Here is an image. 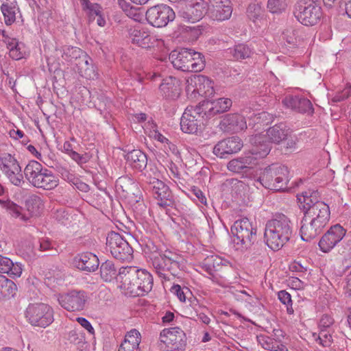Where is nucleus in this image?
<instances>
[{"label":"nucleus","mask_w":351,"mask_h":351,"mask_svg":"<svg viewBox=\"0 0 351 351\" xmlns=\"http://www.w3.org/2000/svg\"><path fill=\"white\" fill-rule=\"evenodd\" d=\"M243 147H245L243 178L256 180L265 188L273 191H281L287 187L289 171L287 167L271 165L258 173L259 169L256 166L258 160L265 157L271 150L264 136L250 137Z\"/></svg>","instance_id":"1"},{"label":"nucleus","mask_w":351,"mask_h":351,"mask_svg":"<svg viewBox=\"0 0 351 351\" xmlns=\"http://www.w3.org/2000/svg\"><path fill=\"white\" fill-rule=\"evenodd\" d=\"M118 279L125 294L132 297L142 296L149 293L154 285L152 275L146 269H137L136 267H121Z\"/></svg>","instance_id":"2"},{"label":"nucleus","mask_w":351,"mask_h":351,"mask_svg":"<svg viewBox=\"0 0 351 351\" xmlns=\"http://www.w3.org/2000/svg\"><path fill=\"white\" fill-rule=\"evenodd\" d=\"M293 225L284 214L276 215L267 221L264 237L267 246L274 251L281 249L291 238Z\"/></svg>","instance_id":"3"},{"label":"nucleus","mask_w":351,"mask_h":351,"mask_svg":"<svg viewBox=\"0 0 351 351\" xmlns=\"http://www.w3.org/2000/svg\"><path fill=\"white\" fill-rule=\"evenodd\" d=\"M317 195V191H304L297 197L305 216L326 226L330 218V208L325 202L319 201Z\"/></svg>","instance_id":"4"},{"label":"nucleus","mask_w":351,"mask_h":351,"mask_svg":"<svg viewBox=\"0 0 351 351\" xmlns=\"http://www.w3.org/2000/svg\"><path fill=\"white\" fill-rule=\"evenodd\" d=\"M152 265L160 278L170 280L167 273L173 277L178 276L184 266V258L179 254L169 250L160 251L152 258Z\"/></svg>","instance_id":"5"},{"label":"nucleus","mask_w":351,"mask_h":351,"mask_svg":"<svg viewBox=\"0 0 351 351\" xmlns=\"http://www.w3.org/2000/svg\"><path fill=\"white\" fill-rule=\"evenodd\" d=\"M169 59L174 68L184 72H199L205 66L204 55L192 49L182 48L179 51H173Z\"/></svg>","instance_id":"6"},{"label":"nucleus","mask_w":351,"mask_h":351,"mask_svg":"<svg viewBox=\"0 0 351 351\" xmlns=\"http://www.w3.org/2000/svg\"><path fill=\"white\" fill-rule=\"evenodd\" d=\"M27 180L35 187L51 190L58 185V178L51 170L43 167L36 160H31L24 169Z\"/></svg>","instance_id":"7"},{"label":"nucleus","mask_w":351,"mask_h":351,"mask_svg":"<svg viewBox=\"0 0 351 351\" xmlns=\"http://www.w3.org/2000/svg\"><path fill=\"white\" fill-rule=\"evenodd\" d=\"M293 14L304 25H315L322 16L319 0H300L295 5Z\"/></svg>","instance_id":"8"},{"label":"nucleus","mask_w":351,"mask_h":351,"mask_svg":"<svg viewBox=\"0 0 351 351\" xmlns=\"http://www.w3.org/2000/svg\"><path fill=\"white\" fill-rule=\"evenodd\" d=\"M186 336L179 327L163 329L160 333V349L162 351H185Z\"/></svg>","instance_id":"9"},{"label":"nucleus","mask_w":351,"mask_h":351,"mask_svg":"<svg viewBox=\"0 0 351 351\" xmlns=\"http://www.w3.org/2000/svg\"><path fill=\"white\" fill-rule=\"evenodd\" d=\"M25 317L31 325L41 328L47 327L54 320L53 308L44 303L29 304Z\"/></svg>","instance_id":"10"},{"label":"nucleus","mask_w":351,"mask_h":351,"mask_svg":"<svg viewBox=\"0 0 351 351\" xmlns=\"http://www.w3.org/2000/svg\"><path fill=\"white\" fill-rule=\"evenodd\" d=\"M106 245L114 258L121 261H130L133 258L132 247L119 233L113 231L108 233Z\"/></svg>","instance_id":"11"},{"label":"nucleus","mask_w":351,"mask_h":351,"mask_svg":"<svg viewBox=\"0 0 351 351\" xmlns=\"http://www.w3.org/2000/svg\"><path fill=\"white\" fill-rule=\"evenodd\" d=\"M88 297L83 290H71L67 293L59 294V304L69 312H78L85 309Z\"/></svg>","instance_id":"12"},{"label":"nucleus","mask_w":351,"mask_h":351,"mask_svg":"<svg viewBox=\"0 0 351 351\" xmlns=\"http://www.w3.org/2000/svg\"><path fill=\"white\" fill-rule=\"evenodd\" d=\"M180 4L178 15L189 23L201 20L207 10V3L204 0H183Z\"/></svg>","instance_id":"13"},{"label":"nucleus","mask_w":351,"mask_h":351,"mask_svg":"<svg viewBox=\"0 0 351 351\" xmlns=\"http://www.w3.org/2000/svg\"><path fill=\"white\" fill-rule=\"evenodd\" d=\"M204 117L206 116L204 114L199 104L195 106H188L181 117V130L188 134L197 133L203 124Z\"/></svg>","instance_id":"14"},{"label":"nucleus","mask_w":351,"mask_h":351,"mask_svg":"<svg viewBox=\"0 0 351 351\" xmlns=\"http://www.w3.org/2000/svg\"><path fill=\"white\" fill-rule=\"evenodd\" d=\"M147 22L154 27H163L175 19L173 10L165 4H158L149 8L146 12Z\"/></svg>","instance_id":"15"},{"label":"nucleus","mask_w":351,"mask_h":351,"mask_svg":"<svg viewBox=\"0 0 351 351\" xmlns=\"http://www.w3.org/2000/svg\"><path fill=\"white\" fill-rule=\"evenodd\" d=\"M0 169L15 186H21L24 183L21 168L10 154L3 153L0 156Z\"/></svg>","instance_id":"16"},{"label":"nucleus","mask_w":351,"mask_h":351,"mask_svg":"<svg viewBox=\"0 0 351 351\" xmlns=\"http://www.w3.org/2000/svg\"><path fill=\"white\" fill-rule=\"evenodd\" d=\"M346 233V230L339 224L331 226L319 241L320 250L324 253L329 252L343 239Z\"/></svg>","instance_id":"17"},{"label":"nucleus","mask_w":351,"mask_h":351,"mask_svg":"<svg viewBox=\"0 0 351 351\" xmlns=\"http://www.w3.org/2000/svg\"><path fill=\"white\" fill-rule=\"evenodd\" d=\"M149 186L153 196L158 200V204L160 206L165 208L173 206V195L167 184L158 179L154 178L152 181H150Z\"/></svg>","instance_id":"18"},{"label":"nucleus","mask_w":351,"mask_h":351,"mask_svg":"<svg viewBox=\"0 0 351 351\" xmlns=\"http://www.w3.org/2000/svg\"><path fill=\"white\" fill-rule=\"evenodd\" d=\"M208 16L213 20L223 21L232 15V8L230 0H209Z\"/></svg>","instance_id":"19"},{"label":"nucleus","mask_w":351,"mask_h":351,"mask_svg":"<svg viewBox=\"0 0 351 351\" xmlns=\"http://www.w3.org/2000/svg\"><path fill=\"white\" fill-rule=\"evenodd\" d=\"M199 104L206 118L210 119L215 114L223 113L228 110L232 105V101L227 98H219L216 100L203 101Z\"/></svg>","instance_id":"20"},{"label":"nucleus","mask_w":351,"mask_h":351,"mask_svg":"<svg viewBox=\"0 0 351 351\" xmlns=\"http://www.w3.org/2000/svg\"><path fill=\"white\" fill-rule=\"evenodd\" d=\"M326 226L322 223L307 217L304 215L300 228L302 239L305 241H309L316 238L323 232Z\"/></svg>","instance_id":"21"},{"label":"nucleus","mask_w":351,"mask_h":351,"mask_svg":"<svg viewBox=\"0 0 351 351\" xmlns=\"http://www.w3.org/2000/svg\"><path fill=\"white\" fill-rule=\"evenodd\" d=\"M282 104L287 108L300 113L313 114L314 112L311 101L304 97L291 95L287 96L282 100Z\"/></svg>","instance_id":"22"},{"label":"nucleus","mask_w":351,"mask_h":351,"mask_svg":"<svg viewBox=\"0 0 351 351\" xmlns=\"http://www.w3.org/2000/svg\"><path fill=\"white\" fill-rule=\"evenodd\" d=\"M73 264L80 270L93 272L98 269L99 261L95 254L85 252L76 256L73 259Z\"/></svg>","instance_id":"23"},{"label":"nucleus","mask_w":351,"mask_h":351,"mask_svg":"<svg viewBox=\"0 0 351 351\" xmlns=\"http://www.w3.org/2000/svg\"><path fill=\"white\" fill-rule=\"evenodd\" d=\"M290 134V129L287 126L285 123H280L278 124H276L272 127H270L267 130V136L268 137L269 141L267 138V136L265 134H257V135H262L265 137V140L270 145V143H274L276 144H279L281 142L287 139L288 136ZM253 136H251L252 137ZM255 136V135L254 136ZM250 136L249 137V138Z\"/></svg>","instance_id":"24"},{"label":"nucleus","mask_w":351,"mask_h":351,"mask_svg":"<svg viewBox=\"0 0 351 351\" xmlns=\"http://www.w3.org/2000/svg\"><path fill=\"white\" fill-rule=\"evenodd\" d=\"M130 38L132 44L146 49L154 47L157 43L155 36L150 35L144 29H130Z\"/></svg>","instance_id":"25"},{"label":"nucleus","mask_w":351,"mask_h":351,"mask_svg":"<svg viewBox=\"0 0 351 351\" xmlns=\"http://www.w3.org/2000/svg\"><path fill=\"white\" fill-rule=\"evenodd\" d=\"M159 88L164 97L176 99L181 91L180 80L175 77L169 76L162 80Z\"/></svg>","instance_id":"26"},{"label":"nucleus","mask_w":351,"mask_h":351,"mask_svg":"<svg viewBox=\"0 0 351 351\" xmlns=\"http://www.w3.org/2000/svg\"><path fill=\"white\" fill-rule=\"evenodd\" d=\"M92 62L91 58L86 53L75 62L74 65L77 68V71L82 77L93 80L97 77V73Z\"/></svg>","instance_id":"27"},{"label":"nucleus","mask_w":351,"mask_h":351,"mask_svg":"<svg viewBox=\"0 0 351 351\" xmlns=\"http://www.w3.org/2000/svg\"><path fill=\"white\" fill-rule=\"evenodd\" d=\"M125 158L133 168L142 171L147 165V158L145 153L140 149H133L128 152Z\"/></svg>","instance_id":"28"},{"label":"nucleus","mask_w":351,"mask_h":351,"mask_svg":"<svg viewBox=\"0 0 351 351\" xmlns=\"http://www.w3.org/2000/svg\"><path fill=\"white\" fill-rule=\"evenodd\" d=\"M140 343V332L136 329H132L125 336L118 351H139Z\"/></svg>","instance_id":"29"},{"label":"nucleus","mask_w":351,"mask_h":351,"mask_svg":"<svg viewBox=\"0 0 351 351\" xmlns=\"http://www.w3.org/2000/svg\"><path fill=\"white\" fill-rule=\"evenodd\" d=\"M0 272L7 274L10 277H19L22 273L21 265L14 263L10 258L0 255Z\"/></svg>","instance_id":"30"},{"label":"nucleus","mask_w":351,"mask_h":351,"mask_svg":"<svg viewBox=\"0 0 351 351\" xmlns=\"http://www.w3.org/2000/svg\"><path fill=\"white\" fill-rule=\"evenodd\" d=\"M189 89L193 88V91H197L199 94L206 93V86L210 87L211 81L206 76L202 75H193L186 80Z\"/></svg>","instance_id":"31"},{"label":"nucleus","mask_w":351,"mask_h":351,"mask_svg":"<svg viewBox=\"0 0 351 351\" xmlns=\"http://www.w3.org/2000/svg\"><path fill=\"white\" fill-rule=\"evenodd\" d=\"M240 120L239 114H226L220 122L221 129L226 132H236L241 128L239 125Z\"/></svg>","instance_id":"32"},{"label":"nucleus","mask_w":351,"mask_h":351,"mask_svg":"<svg viewBox=\"0 0 351 351\" xmlns=\"http://www.w3.org/2000/svg\"><path fill=\"white\" fill-rule=\"evenodd\" d=\"M85 53L84 51L78 47L65 45L62 47V58L70 62L71 64L74 65L78 61V59H80Z\"/></svg>","instance_id":"33"},{"label":"nucleus","mask_w":351,"mask_h":351,"mask_svg":"<svg viewBox=\"0 0 351 351\" xmlns=\"http://www.w3.org/2000/svg\"><path fill=\"white\" fill-rule=\"evenodd\" d=\"M0 284V300L10 299L16 294L17 287L15 283L5 276L1 278Z\"/></svg>","instance_id":"34"},{"label":"nucleus","mask_w":351,"mask_h":351,"mask_svg":"<svg viewBox=\"0 0 351 351\" xmlns=\"http://www.w3.org/2000/svg\"><path fill=\"white\" fill-rule=\"evenodd\" d=\"M252 294H254L252 291L248 293L243 290V301L244 300L246 303L245 307L250 313L254 315L259 313L261 306L258 298Z\"/></svg>","instance_id":"35"},{"label":"nucleus","mask_w":351,"mask_h":351,"mask_svg":"<svg viewBox=\"0 0 351 351\" xmlns=\"http://www.w3.org/2000/svg\"><path fill=\"white\" fill-rule=\"evenodd\" d=\"M100 275L106 282H110L117 276V271L112 261H106L101 265Z\"/></svg>","instance_id":"36"},{"label":"nucleus","mask_w":351,"mask_h":351,"mask_svg":"<svg viewBox=\"0 0 351 351\" xmlns=\"http://www.w3.org/2000/svg\"><path fill=\"white\" fill-rule=\"evenodd\" d=\"M239 229H241V219L237 220L230 229L232 234L230 246L236 252H239L241 250V239L239 235Z\"/></svg>","instance_id":"37"},{"label":"nucleus","mask_w":351,"mask_h":351,"mask_svg":"<svg viewBox=\"0 0 351 351\" xmlns=\"http://www.w3.org/2000/svg\"><path fill=\"white\" fill-rule=\"evenodd\" d=\"M257 228H251L250 232H243V245L246 250H255L258 244Z\"/></svg>","instance_id":"38"},{"label":"nucleus","mask_w":351,"mask_h":351,"mask_svg":"<svg viewBox=\"0 0 351 351\" xmlns=\"http://www.w3.org/2000/svg\"><path fill=\"white\" fill-rule=\"evenodd\" d=\"M1 10L4 16L5 23L7 25H12L16 20L15 7L8 3H3L1 6Z\"/></svg>","instance_id":"39"},{"label":"nucleus","mask_w":351,"mask_h":351,"mask_svg":"<svg viewBox=\"0 0 351 351\" xmlns=\"http://www.w3.org/2000/svg\"><path fill=\"white\" fill-rule=\"evenodd\" d=\"M67 339L71 343L79 345L85 342V335L80 328L75 327L69 332Z\"/></svg>","instance_id":"40"},{"label":"nucleus","mask_w":351,"mask_h":351,"mask_svg":"<svg viewBox=\"0 0 351 351\" xmlns=\"http://www.w3.org/2000/svg\"><path fill=\"white\" fill-rule=\"evenodd\" d=\"M287 7V0H268L267 8L271 13H281Z\"/></svg>","instance_id":"41"},{"label":"nucleus","mask_w":351,"mask_h":351,"mask_svg":"<svg viewBox=\"0 0 351 351\" xmlns=\"http://www.w3.org/2000/svg\"><path fill=\"white\" fill-rule=\"evenodd\" d=\"M246 14L250 20L254 21L261 15L262 8L258 3H252L248 5Z\"/></svg>","instance_id":"42"},{"label":"nucleus","mask_w":351,"mask_h":351,"mask_svg":"<svg viewBox=\"0 0 351 351\" xmlns=\"http://www.w3.org/2000/svg\"><path fill=\"white\" fill-rule=\"evenodd\" d=\"M298 32L293 28H288L282 33V38L287 44L291 45L293 47H295L298 42Z\"/></svg>","instance_id":"43"},{"label":"nucleus","mask_w":351,"mask_h":351,"mask_svg":"<svg viewBox=\"0 0 351 351\" xmlns=\"http://www.w3.org/2000/svg\"><path fill=\"white\" fill-rule=\"evenodd\" d=\"M278 298L279 300L287 306V311L289 314H293L294 311L292 307V300L291 295L285 290L280 291L278 293Z\"/></svg>","instance_id":"44"},{"label":"nucleus","mask_w":351,"mask_h":351,"mask_svg":"<svg viewBox=\"0 0 351 351\" xmlns=\"http://www.w3.org/2000/svg\"><path fill=\"white\" fill-rule=\"evenodd\" d=\"M226 141L230 154L237 153L241 149V139L239 136H232Z\"/></svg>","instance_id":"45"},{"label":"nucleus","mask_w":351,"mask_h":351,"mask_svg":"<svg viewBox=\"0 0 351 351\" xmlns=\"http://www.w3.org/2000/svg\"><path fill=\"white\" fill-rule=\"evenodd\" d=\"M273 115L267 112H261L255 114L254 117L255 125H268L273 121Z\"/></svg>","instance_id":"46"},{"label":"nucleus","mask_w":351,"mask_h":351,"mask_svg":"<svg viewBox=\"0 0 351 351\" xmlns=\"http://www.w3.org/2000/svg\"><path fill=\"white\" fill-rule=\"evenodd\" d=\"M5 207L7 208L11 213V214L15 217H20L23 221H27L28 217H26L24 215L21 213V207L19 206L12 202H7L5 203Z\"/></svg>","instance_id":"47"},{"label":"nucleus","mask_w":351,"mask_h":351,"mask_svg":"<svg viewBox=\"0 0 351 351\" xmlns=\"http://www.w3.org/2000/svg\"><path fill=\"white\" fill-rule=\"evenodd\" d=\"M317 341L324 347H328L332 342V335L327 330H320Z\"/></svg>","instance_id":"48"},{"label":"nucleus","mask_w":351,"mask_h":351,"mask_svg":"<svg viewBox=\"0 0 351 351\" xmlns=\"http://www.w3.org/2000/svg\"><path fill=\"white\" fill-rule=\"evenodd\" d=\"M226 141L223 140L219 141L213 148V153L221 158L224 157L225 154H230L228 146L227 145Z\"/></svg>","instance_id":"49"},{"label":"nucleus","mask_w":351,"mask_h":351,"mask_svg":"<svg viewBox=\"0 0 351 351\" xmlns=\"http://www.w3.org/2000/svg\"><path fill=\"white\" fill-rule=\"evenodd\" d=\"M69 156L80 165L86 163L90 159V156L88 153L80 154L75 151L71 152Z\"/></svg>","instance_id":"50"},{"label":"nucleus","mask_w":351,"mask_h":351,"mask_svg":"<svg viewBox=\"0 0 351 351\" xmlns=\"http://www.w3.org/2000/svg\"><path fill=\"white\" fill-rule=\"evenodd\" d=\"M351 96V86L346 87L343 90L338 92L332 98V102H340L349 98Z\"/></svg>","instance_id":"51"},{"label":"nucleus","mask_w":351,"mask_h":351,"mask_svg":"<svg viewBox=\"0 0 351 351\" xmlns=\"http://www.w3.org/2000/svg\"><path fill=\"white\" fill-rule=\"evenodd\" d=\"M40 248L41 251L48 252L49 255L53 256L58 253V250L54 247L53 245L49 240H41Z\"/></svg>","instance_id":"52"},{"label":"nucleus","mask_w":351,"mask_h":351,"mask_svg":"<svg viewBox=\"0 0 351 351\" xmlns=\"http://www.w3.org/2000/svg\"><path fill=\"white\" fill-rule=\"evenodd\" d=\"M183 31L190 36L191 40H197L202 34V29L199 26H186L184 27Z\"/></svg>","instance_id":"53"},{"label":"nucleus","mask_w":351,"mask_h":351,"mask_svg":"<svg viewBox=\"0 0 351 351\" xmlns=\"http://www.w3.org/2000/svg\"><path fill=\"white\" fill-rule=\"evenodd\" d=\"M226 53L229 55L232 60H239L241 58V45H235L233 47H230L226 50Z\"/></svg>","instance_id":"54"},{"label":"nucleus","mask_w":351,"mask_h":351,"mask_svg":"<svg viewBox=\"0 0 351 351\" xmlns=\"http://www.w3.org/2000/svg\"><path fill=\"white\" fill-rule=\"evenodd\" d=\"M334 324L333 318L328 315H324L319 322V330H327Z\"/></svg>","instance_id":"55"},{"label":"nucleus","mask_w":351,"mask_h":351,"mask_svg":"<svg viewBox=\"0 0 351 351\" xmlns=\"http://www.w3.org/2000/svg\"><path fill=\"white\" fill-rule=\"evenodd\" d=\"M258 341L262 346V347L268 350H271L274 344L275 340L269 337L259 336L257 337Z\"/></svg>","instance_id":"56"},{"label":"nucleus","mask_w":351,"mask_h":351,"mask_svg":"<svg viewBox=\"0 0 351 351\" xmlns=\"http://www.w3.org/2000/svg\"><path fill=\"white\" fill-rule=\"evenodd\" d=\"M76 321L82 327L86 330L90 335H95V329L88 319L84 317H79L76 318Z\"/></svg>","instance_id":"57"},{"label":"nucleus","mask_w":351,"mask_h":351,"mask_svg":"<svg viewBox=\"0 0 351 351\" xmlns=\"http://www.w3.org/2000/svg\"><path fill=\"white\" fill-rule=\"evenodd\" d=\"M228 169L234 173L241 172V160L240 158L231 160L228 164Z\"/></svg>","instance_id":"58"},{"label":"nucleus","mask_w":351,"mask_h":351,"mask_svg":"<svg viewBox=\"0 0 351 351\" xmlns=\"http://www.w3.org/2000/svg\"><path fill=\"white\" fill-rule=\"evenodd\" d=\"M191 192L202 204L205 206L207 205L206 198L203 192L199 188L193 186L191 189Z\"/></svg>","instance_id":"59"},{"label":"nucleus","mask_w":351,"mask_h":351,"mask_svg":"<svg viewBox=\"0 0 351 351\" xmlns=\"http://www.w3.org/2000/svg\"><path fill=\"white\" fill-rule=\"evenodd\" d=\"M254 51L252 49L247 45H243V59L247 58L250 61V63H254Z\"/></svg>","instance_id":"60"},{"label":"nucleus","mask_w":351,"mask_h":351,"mask_svg":"<svg viewBox=\"0 0 351 351\" xmlns=\"http://www.w3.org/2000/svg\"><path fill=\"white\" fill-rule=\"evenodd\" d=\"M251 228H257L256 223L250 221L247 217H243V232H250Z\"/></svg>","instance_id":"61"},{"label":"nucleus","mask_w":351,"mask_h":351,"mask_svg":"<svg viewBox=\"0 0 351 351\" xmlns=\"http://www.w3.org/2000/svg\"><path fill=\"white\" fill-rule=\"evenodd\" d=\"M3 36L5 38V43H6L8 49L10 51L19 46V42L16 40V39L5 36L4 31H3Z\"/></svg>","instance_id":"62"},{"label":"nucleus","mask_w":351,"mask_h":351,"mask_svg":"<svg viewBox=\"0 0 351 351\" xmlns=\"http://www.w3.org/2000/svg\"><path fill=\"white\" fill-rule=\"evenodd\" d=\"M88 10H89L90 17H92L93 16H96L101 14L102 8L98 3H93L92 5H90V8Z\"/></svg>","instance_id":"63"},{"label":"nucleus","mask_w":351,"mask_h":351,"mask_svg":"<svg viewBox=\"0 0 351 351\" xmlns=\"http://www.w3.org/2000/svg\"><path fill=\"white\" fill-rule=\"evenodd\" d=\"M347 328L345 329V335L351 339V308H349V314L347 317Z\"/></svg>","instance_id":"64"}]
</instances>
